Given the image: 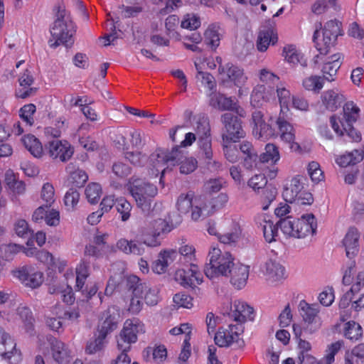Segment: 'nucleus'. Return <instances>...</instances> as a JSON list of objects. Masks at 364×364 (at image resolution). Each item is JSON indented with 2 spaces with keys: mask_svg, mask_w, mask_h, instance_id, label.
<instances>
[{
  "mask_svg": "<svg viewBox=\"0 0 364 364\" xmlns=\"http://www.w3.org/2000/svg\"><path fill=\"white\" fill-rule=\"evenodd\" d=\"M247 186L255 191H258L259 189L263 190L268 186L267 177L262 173L256 174L249 179Z\"/></svg>",
  "mask_w": 364,
  "mask_h": 364,
  "instance_id": "obj_50",
  "label": "nucleus"
},
{
  "mask_svg": "<svg viewBox=\"0 0 364 364\" xmlns=\"http://www.w3.org/2000/svg\"><path fill=\"white\" fill-rule=\"evenodd\" d=\"M16 235L21 237L33 235V230L29 228L28 223L23 219L18 220L14 224Z\"/></svg>",
  "mask_w": 364,
  "mask_h": 364,
  "instance_id": "obj_56",
  "label": "nucleus"
},
{
  "mask_svg": "<svg viewBox=\"0 0 364 364\" xmlns=\"http://www.w3.org/2000/svg\"><path fill=\"white\" fill-rule=\"evenodd\" d=\"M229 199L226 193H221L217 197L213 198L210 200L206 203L209 205V210H211V214L215 211L225 207Z\"/></svg>",
  "mask_w": 364,
  "mask_h": 364,
  "instance_id": "obj_49",
  "label": "nucleus"
},
{
  "mask_svg": "<svg viewBox=\"0 0 364 364\" xmlns=\"http://www.w3.org/2000/svg\"><path fill=\"white\" fill-rule=\"evenodd\" d=\"M359 237L360 234L357 228L350 227L343 240V244L346 248L348 257L352 258L358 253Z\"/></svg>",
  "mask_w": 364,
  "mask_h": 364,
  "instance_id": "obj_24",
  "label": "nucleus"
},
{
  "mask_svg": "<svg viewBox=\"0 0 364 364\" xmlns=\"http://www.w3.org/2000/svg\"><path fill=\"white\" fill-rule=\"evenodd\" d=\"M192 132L195 136H210V127L208 119L205 117H198Z\"/></svg>",
  "mask_w": 364,
  "mask_h": 364,
  "instance_id": "obj_40",
  "label": "nucleus"
},
{
  "mask_svg": "<svg viewBox=\"0 0 364 364\" xmlns=\"http://www.w3.org/2000/svg\"><path fill=\"white\" fill-rule=\"evenodd\" d=\"M235 309L228 313V316L240 323H244L247 318L253 320L254 309L250 306L242 301H235Z\"/></svg>",
  "mask_w": 364,
  "mask_h": 364,
  "instance_id": "obj_23",
  "label": "nucleus"
},
{
  "mask_svg": "<svg viewBox=\"0 0 364 364\" xmlns=\"http://www.w3.org/2000/svg\"><path fill=\"white\" fill-rule=\"evenodd\" d=\"M283 55L285 59L290 63L300 64L303 67L306 66V60L304 56L297 51L294 46H287L283 49Z\"/></svg>",
  "mask_w": 364,
  "mask_h": 364,
  "instance_id": "obj_34",
  "label": "nucleus"
},
{
  "mask_svg": "<svg viewBox=\"0 0 364 364\" xmlns=\"http://www.w3.org/2000/svg\"><path fill=\"white\" fill-rule=\"evenodd\" d=\"M223 146L227 160L231 163L237 161L239 159L237 141L233 140V138H223Z\"/></svg>",
  "mask_w": 364,
  "mask_h": 364,
  "instance_id": "obj_32",
  "label": "nucleus"
},
{
  "mask_svg": "<svg viewBox=\"0 0 364 364\" xmlns=\"http://www.w3.org/2000/svg\"><path fill=\"white\" fill-rule=\"evenodd\" d=\"M263 223L259 222V225L263 231L264 237L267 242H272L277 235L278 227L277 223L273 224L271 220H267L265 218L262 220Z\"/></svg>",
  "mask_w": 364,
  "mask_h": 364,
  "instance_id": "obj_41",
  "label": "nucleus"
},
{
  "mask_svg": "<svg viewBox=\"0 0 364 364\" xmlns=\"http://www.w3.org/2000/svg\"><path fill=\"white\" fill-rule=\"evenodd\" d=\"M325 80L333 82L334 78H330L326 75H311L303 80L302 85L306 90L318 94L324 87Z\"/></svg>",
  "mask_w": 364,
  "mask_h": 364,
  "instance_id": "obj_27",
  "label": "nucleus"
},
{
  "mask_svg": "<svg viewBox=\"0 0 364 364\" xmlns=\"http://www.w3.org/2000/svg\"><path fill=\"white\" fill-rule=\"evenodd\" d=\"M225 277H229L231 284L237 289H240L247 283L249 277V267L239 262H235Z\"/></svg>",
  "mask_w": 364,
  "mask_h": 364,
  "instance_id": "obj_17",
  "label": "nucleus"
},
{
  "mask_svg": "<svg viewBox=\"0 0 364 364\" xmlns=\"http://www.w3.org/2000/svg\"><path fill=\"white\" fill-rule=\"evenodd\" d=\"M18 81L20 85L23 87V88H21L18 92H16V96L17 97L25 99L36 92V88H27V87L31 86L33 82V77L28 70H26L24 73L19 77Z\"/></svg>",
  "mask_w": 364,
  "mask_h": 364,
  "instance_id": "obj_28",
  "label": "nucleus"
},
{
  "mask_svg": "<svg viewBox=\"0 0 364 364\" xmlns=\"http://www.w3.org/2000/svg\"><path fill=\"white\" fill-rule=\"evenodd\" d=\"M267 279L272 283L279 282L284 277V268L279 263L269 260L265 264Z\"/></svg>",
  "mask_w": 364,
  "mask_h": 364,
  "instance_id": "obj_30",
  "label": "nucleus"
},
{
  "mask_svg": "<svg viewBox=\"0 0 364 364\" xmlns=\"http://www.w3.org/2000/svg\"><path fill=\"white\" fill-rule=\"evenodd\" d=\"M173 302L178 307L191 309L193 307V298L183 292L176 294L173 298Z\"/></svg>",
  "mask_w": 364,
  "mask_h": 364,
  "instance_id": "obj_59",
  "label": "nucleus"
},
{
  "mask_svg": "<svg viewBox=\"0 0 364 364\" xmlns=\"http://www.w3.org/2000/svg\"><path fill=\"white\" fill-rule=\"evenodd\" d=\"M80 198V193L76 188L71 187L65 193L64 197L65 205L68 210H73L75 206L77 204Z\"/></svg>",
  "mask_w": 364,
  "mask_h": 364,
  "instance_id": "obj_52",
  "label": "nucleus"
},
{
  "mask_svg": "<svg viewBox=\"0 0 364 364\" xmlns=\"http://www.w3.org/2000/svg\"><path fill=\"white\" fill-rule=\"evenodd\" d=\"M144 332V324L138 321L127 319L119 336H117V348L123 351H129L131 345L137 341V334Z\"/></svg>",
  "mask_w": 364,
  "mask_h": 364,
  "instance_id": "obj_8",
  "label": "nucleus"
},
{
  "mask_svg": "<svg viewBox=\"0 0 364 364\" xmlns=\"http://www.w3.org/2000/svg\"><path fill=\"white\" fill-rule=\"evenodd\" d=\"M308 173L311 181L318 183L324 178L323 173L320 168V165L316 161H311L308 166Z\"/></svg>",
  "mask_w": 364,
  "mask_h": 364,
  "instance_id": "obj_54",
  "label": "nucleus"
},
{
  "mask_svg": "<svg viewBox=\"0 0 364 364\" xmlns=\"http://www.w3.org/2000/svg\"><path fill=\"white\" fill-rule=\"evenodd\" d=\"M341 347V343L340 341L332 343L328 348V354L321 360H320L317 364H331L334 361V356L338 353Z\"/></svg>",
  "mask_w": 364,
  "mask_h": 364,
  "instance_id": "obj_62",
  "label": "nucleus"
},
{
  "mask_svg": "<svg viewBox=\"0 0 364 364\" xmlns=\"http://www.w3.org/2000/svg\"><path fill=\"white\" fill-rule=\"evenodd\" d=\"M221 122L224 126L222 136H242L245 132L242 121L230 112H226L221 116Z\"/></svg>",
  "mask_w": 364,
  "mask_h": 364,
  "instance_id": "obj_15",
  "label": "nucleus"
},
{
  "mask_svg": "<svg viewBox=\"0 0 364 364\" xmlns=\"http://www.w3.org/2000/svg\"><path fill=\"white\" fill-rule=\"evenodd\" d=\"M254 127L252 134L259 136H272L274 135L271 127L263 120V114L260 111H255L252 115Z\"/></svg>",
  "mask_w": 364,
  "mask_h": 364,
  "instance_id": "obj_26",
  "label": "nucleus"
},
{
  "mask_svg": "<svg viewBox=\"0 0 364 364\" xmlns=\"http://www.w3.org/2000/svg\"><path fill=\"white\" fill-rule=\"evenodd\" d=\"M168 225L161 218H157L150 222L148 227L142 233V242L149 247H156L161 245L159 239L161 233L169 232Z\"/></svg>",
  "mask_w": 364,
  "mask_h": 364,
  "instance_id": "obj_11",
  "label": "nucleus"
},
{
  "mask_svg": "<svg viewBox=\"0 0 364 364\" xmlns=\"http://www.w3.org/2000/svg\"><path fill=\"white\" fill-rule=\"evenodd\" d=\"M0 359L11 364H18L21 360V350L16 348L14 339L0 327Z\"/></svg>",
  "mask_w": 364,
  "mask_h": 364,
  "instance_id": "obj_9",
  "label": "nucleus"
},
{
  "mask_svg": "<svg viewBox=\"0 0 364 364\" xmlns=\"http://www.w3.org/2000/svg\"><path fill=\"white\" fill-rule=\"evenodd\" d=\"M224 74H226L227 79L223 81H232L237 87L240 86L244 75L242 69L232 63H228L225 64Z\"/></svg>",
  "mask_w": 364,
  "mask_h": 364,
  "instance_id": "obj_33",
  "label": "nucleus"
},
{
  "mask_svg": "<svg viewBox=\"0 0 364 364\" xmlns=\"http://www.w3.org/2000/svg\"><path fill=\"white\" fill-rule=\"evenodd\" d=\"M277 196V188L272 184L267 186L262 191L260 196V203L262 210H267L270 204L276 199Z\"/></svg>",
  "mask_w": 364,
  "mask_h": 364,
  "instance_id": "obj_36",
  "label": "nucleus"
},
{
  "mask_svg": "<svg viewBox=\"0 0 364 364\" xmlns=\"http://www.w3.org/2000/svg\"><path fill=\"white\" fill-rule=\"evenodd\" d=\"M200 26V18L195 14H188L181 21V26L183 28L196 30Z\"/></svg>",
  "mask_w": 364,
  "mask_h": 364,
  "instance_id": "obj_58",
  "label": "nucleus"
},
{
  "mask_svg": "<svg viewBox=\"0 0 364 364\" xmlns=\"http://www.w3.org/2000/svg\"><path fill=\"white\" fill-rule=\"evenodd\" d=\"M192 193L181 194L177 200V208L181 214H186L192 208Z\"/></svg>",
  "mask_w": 364,
  "mask_h": 364,
  "instance_id": "obj_48",
  "label": "nucleus"
},
{
  "mask_svg": "<svg viewBox=\"0 0 364 364\" xmlns=\"http://www.w3.org/2000/svg\"><path fill=\"white\" fill-rule=\"evenodd\" d=\"M191 210V218L195 221H197L200 219H204L212 215V210H209V205L206 204V203L202 208L198 206H192Z\"/></svg>",
  "mask_w": 364,
  "mask_h": 364,
  "instance_id": "obj_60",
  "label": "nucleus"
},
{
  "mask_svg": "<svg viewBox=\"0 0 364 364\" xmlns=\"http://www.w3.org/2000/svg\"><path fill=\"white\" fill-rule=\"evenodd\" d=\"M346 364H364V343L354 347L350 353L347 352L345 356Z\"/></svg>",
  "mask_w": 364,
  "mask_h": 364,
  "instance_id": "obj_35",
  "label": "nucleus"
},
{
  "mask_svg": "<svg viewBox=\"0 0 364 364\" xmlns=\"http://www.w3.org/2000/svg\"><path fill=\"white\" fill-rule=\"evenodd\" d=\"M52 355L55 361L59 364H67L70 362L71 355L68 346L57 339L50 341Z\"/></svg>",
  "mask_w": 364,
  "mask_h": 364,
  "instance_id": "obj_22",
  "label": "nucleus"
},
{
  "mask_svg": "<svg viewBox=\"0 0 364 364\" xmlns=\"http://www.w3.org/2000/svg\"><path fill=\"white\" fill-rule=\"evenodd\" d=\"M317 223L316 218L313 214L304 215L299 219H295L292 227V233H289V236L304 238L306 236L316 232Z\"/></svg>",
  "mask_w": 364,
  "mask_h": 364,
  "instance_id": "obj_12",
  "label": "nucleus"
},
{
  "mask_svg": "<svg viewBox=\"0 0 364 364\" xmlns=\"http://www.w3.org/2000/svg\"><path fill=\"white\" fill-rule=\"evenodd\" d=\"M363 335V329L359 323L352 321L346 324L344 330V336L352 341H355L361 338Z\"/></svg>",
  "mask_w": 364,
  "mask_h": 364,
  "instance_id": "obj_39",
  "label": "nucleus"
},
{
  "mask_svg": "<svg viewBox=\"0 0 364 364\" xmlns=\"http://www.w3.org/2000/svg\"><path fill=\"white\" fill-rule=\"evenodd\" d=\"M279 159V153L277 147L272 144H267L265 146V152L259 156V161L266 163L271 161L275 164Z\"/></svg>",
  "mask_w": 364,
  "mask_h": 364,
  "instance_id": "obj_42",
  "label": "nucleus"
},
{
  "mask_svg": "<svg viewBox=\"0 0 364 364\" xmlns=\"http://www.w3.org/2000/svg\"><path fill=\"white\" fill-rule=\"evenodd\" d=\"M237 328V325L230 324L228 328L220 327L215 335V343L219 347H228L233 342L239 343V333L233 331V328Z\"/></svg>",
  "mask_w": 364,
  "mask_h": 364,
  "instance_id": "obj_19",
  "label": "nucleus"
},
{
  "mask_svg": "<svg viewBox=\"0 0 364 364\" xmlns=\"http://www.w3.org/2000/svg\"><path fill=\"white\" fill-rule=\"evenodd\" d=\"M46 150L48 151L49 155L54 158L65 162L69 160L73 154V150L70 145L65 140L62 141H52L49 142V146H46Z\"/></svg>",
  "mask_w": 364,
  "mask_h": 364,
  "instance_id": "obj_18",
  "label": "nucleus"
},
{
  "mask_svg": "<svg viewBox=\"0 0 364 364\" xmlns=\"http://www.w3.org/2000/svg\"><path fill=\"white\" fill-rule=\"evenodd\" d=\"M278 41V34L276 29L272 27H267L260 30L257 42V49L260 52H264L267 50L269 45H275Z\"/></svg>",
  "mask_w": 364,
  "mask_h": 364,
  "instance_id": "obj_20",
  "label": "nucleus"
},
{
  "mask_svg": "<svg viewBox=\"0 0 364 364\" xmlns=\"http://www.w3.org/2000/svg\"><path fill=\"white\" fill-rule=\"evenodd\" d=\"M113 173L119 178H125L131 173V168L123 162H116L112 166Z\"/></svg>",
  "mask_w": 364,
  "mask_h": 364,
  "instance_id": "obj_64",
  "label": "nucleus"
},
{
  "mask_svg": "<svg viewBox=\"0 0 364 364\" xmlns=\"http://www.w3.org/2000/svg\"><path fill=\"white\" fill-rule=\"evenodd\" d=\"M306 181V178L301 175H297L291 180L289 186L285 187L282 192L286 202L292 203L295 200V198L304 190Z\"/></svg>",
  "mask_w": 364,
  "mask_h": 364,
  "instance_id": "obj_21",
  "label": "nucleus"
},
{
  "mask_svg": "<svg viewBox=\"0 0 364 364\" xmlns=\"http://www.w3.org/2000/svg\"><path fill=\"white\" fill-rule=\"evenodd\" d=\"M196 78L200 80L202 85L205 86L209 90H215L216 87V80L214 76L206 72L198 70Z\"/></svg>",
  "mask_w": 364,
  "mask_h": 364,
  "instance_id": "obj_53",
  "label": "nucleus"
},
{
  "mask_svg": "<svg viewBox=\"0 0 364 364\" xmlns=\"http://www.w3.org/2000/svg\"><path fill=\"white\" fill-rule=\"evenodd\" d=\"M321 100L326 109L336 112L344 102L345 97L334 90H328L321 95Z\"/></svg>",
  "mask_w": 364,
  "mask_h": 364,
  "instance_id": "obj_25",
  "label": "nucleus"
},
{
  "mask_svg": "<svg viewBox=\"0 0 364 364\" xmlns=\"http://www.w3.org/2000/svg\"><path fill=\"white\" fill-rule=\"evenodd\" d=\"M106 336L97 332L94 336V339L87 342L85 352L88 354H94L100 351L105 346Z\"/></svg>",
  "mask_w": 364,
  "mask_h": 364,
  "instance_id": "obj_37",
  "label": "nucleus"
},
{
  "mask_svg": "<svg viewBox=\"0 0 364 364\" xmlns=\"http://www.w3.org/2000/svg\"><path fill=\"white\" fill-rule=\"evenodd\" d=\"M88 176L86 172L82 169H77L70 173L69 177V182L72 187L81 188L87 182Z\"/></svg>",
  "mask_w": 364,
  "mask_h": 364,
  "instance_id": "obj_47",
  "label": "nucleus"
},
{
  "mask_svg": "<svg viewBox=\"0 0 364 364\" xmlns=\"http://www.w3.org/2000/svg\"><path fill=\"white\" fill-rule=\"evenodd\" d=\"M341 65V61L339 58H336V55L331 57V60L326 63L322 68L323 75L330 78H333V76L336 75L338 70Z\"/></svg>",
  "mask_w": 364,
  "mask_h": 364,
  "instance_id": "obj_43",
  "label": "nucleus"
},
{
  "mask_svg": "<svg viewBox=\"0 0 364 364\" xmlns=\"http://www.w3.org/2000/svg\"><path fill=\"white\" fill-rule=\"evenodd\" d=\"M21 141L33 156L39 158L42 156L44 149L38 138H22Z\"/></svg>",
  "mask_w": 364,
  "mask_h": 364,
  "instance_id": "obj_38",
  "label": "nucleus"
},
{
  "mask_svg": "<svg viewBox=\"0 0 364 364\" xmlns=\"http://www.w3.org/2000/svg\"><path fill=\"white\" fill-rule=\"evenodd\" d=\"M14 277L18 278L25 286L36 289L43 282V274L35 272L31 267L24 266L12 271Z\"/></svg>",
  "mask_w": 364,
  "mask_h": 364,
  "instance_id": "obj_14",
  "label": "nucleus"
},
{
  "mask_svg": "<svg viewBox=\"0 0 364 364\" xmlns=\"http://www.w3.org/2000/svg\"><path fill=\"white\" fill-rule=\"evenodd\" d=\"M360 109L353 102H346L343 107V117L336 114L330 117L329 121L335 132L348 136H360L361 134L353 126L359 117Z\"/></svg>",
  "mask_w": 364,
  "mask_h": 364,
  "instance_id": "obj_3",
  "label": "nucleus"
},
{
  "mask_svg": "<svg viewBox=\"0 0 364 364\" xmlns=\"http://www.w3.org/2000/svg\"><path fill=\"white\" fill-rule=\"evenodd\" d=\"M339 32L338 24L334 21L326 23L323 29L322 38H319V31L318 30L315 31L313 41L321 55H326L329 52L330 48L334 46Z\"/></svg>",
  "mask_w": 364,
  "mask_h": 364,
  "instance_id": "obj_7",
  "label": "nucleus"
},
{
  "mask_svg": "<svg viewBox=\"0 0 364 364\" xmlns=\"http://www.w3.org/2000/svg\"><path fill=\"white\" fill-rule=\"evenodd\" d=\"M196 139V138H185L179 146L173 147L171 152L168 150L158 148L150 155V165L153 168L151 169V174L156 176L159 173L161 174L159 183L163 187L164 186L163 178L168 169V166L165 167V166L166 164L174 166L176 164L178 163L182 158V151L179 149L182 147L191 146Z\"/></svg>",
  "mask_w": 364,
  "mask_h": 364,
  "instance_id": "obj_1",
  "label": "nucleus"
},
{
  "mask_svg": "<svg viewBox=\"0 0 364 364\" xmlns=\"http://www.w3.org/2000/svg\"><path fill=\"white\" fill-rule=\"evenodd\" d=\"M316 305H309L304 300L300 301L299 309L304 322L305 334H313L321 327V320L318 316Z\"/></svg>",
  "mask_w": 364,
  "mask_h": 364,
  "instance_id": "obj_10",
  "label": "nucleus"
},
{
  "mask_svg": "<svg viewBox=\"0 0 364 364\" xmlns=\"http://www.w3.org/2000/svg\"><path fill=\"white\" fill-rule=\"evenodd\" d=\"M197 167L198 161L195 158H186L180 163V172L183 174H189L193 172Z\"/></svg>",
  "mask_w": 364,
  "mask_h": 364,
  "instance_id": "obj_63",
  "label": "nucleus"
},
{
  "mask_svg": "<svg viewBox=\"0 0 364 364\" xmlns=\"http://www.w3.org/2000/svg\"><path fill=\"white\" fill-rule=\"evenodd\" d=\"M53 11L55 18L50 31L55 41L50 46L53 48H56L60 44L67 46V43L73 35L72 30L69 28L73 26V21L70 15H67L65 6L63 4L55 5Z\"/></svg>",
  "mask_w": 364,
  "mask_h": 364,
  "instance_id": "obj_4",
  "label": "nucleus"
},
{
  "mask_svg": "<svg viewBox=\"0 0 364 364\" xmlns=\"http://www.w3.org/2000/svg\"><path fill=\"white\" fill-rule=\"evenodd\" d=\"M218 109L220 110L233 111L240 117L245 116V111L236 102H234L230 97H226L223 95L217 96Z\"/></svg>",
  "mask_w": 364,
  "mask_h": 364,
  "instance_id": "obj_31",
  "label": "nucleus"
},
{
  "mask_svg": "<svg viewBox=\"0 0 364 364\" xmlns=\"http://www.w3.org/2000/svg\"><path fill=\"white\" fill-rule=\"evenodd\" d=\"M241 235V229L237 224H234L230 232L220 234L218 235V240L224 244H231L236 242Z\"/></svg>",
  "mask_w": 364,
  "mask_h": 364,
  "instance_id": "obj_45",
  "label": "nucleus"
},
{
  "mask_svg": "<svg viewBox=\"0 0 364 364\" xmlns=\"http://www.w3.org/2000/svg\"><path fill=\"white\" fill-rule=\"evenodd\" d=\"M85 194L90 203H97L102 194L100 185L97 183H90L85 190Z\"/></svg>",
  "mask_w": 364,
  "mask_h": 364,
  "instance_id": "obj_46",
  "label": "nucleus"
},
{
  "mask_svg": "<svg viewBox=\"0 0 364 364\" xmlns=\"http://www.w3.org/2000/svg\"><path fill=\"white\" fill-rule=\"evenodd\" d=\"M119 320V309L114 306L109 307L101 316L97 332L107 336L108 334L117 328Z\"/></svg>",
  "mask_w": 364,
  "mask_h": 364,
  "instance_id": "obj_13",
  "label": "nucleus"
},
{
  "mask_svg": "<svg viewBox=\"0 0 364 364\" xmlns=\"http://www.w3.org/2000/svg\"><path fill=\"white\" fill-rule=\"evenodd\" d=\"M364 159V146L363 149H354L340 156L336 160V163L341 167H347L350 165H355Z\"/></svg>",
  "mask_w": 364,
  "mask_h": 364,
  "instance_id": "obj_29",
  "label": "nucleus"
},
{
  "mask_svg": "<svg viewBox=\"0 0 364 364\" xmlns=\"http://www.w3.org/2000/svg\"><path fill=\"white\" fill-rule=\"evenodd\" d=\"M116 209L121 215L122 221H127L131 216L132 206L124 198L116 199Z\"/></svg>",
  "mask_w": 364,
  "mask_h": 364,
  "instance_id": "obj_44",
  "label": "nucleus"
},
{
  "mask_svg": "<svg viewBox=\"0 0 364 364\" xmlns=\"http://www.w3.org/2000/svg\"><path fill=\"white\" fill-rule=\"evenodd\" d=\"M126 288L135 296H141L147 305H156L159 301L157 288H151L136 275H130L126 278Z\"/></svg>",
  "mask_w": 364,
  "mask_h": 364,
  "instance_id": "obj_6",
  "label": "nucleus"
},
{
  "mask_svg": "<svg viewBox=\"0 0 364 364\" xmlns=\"http://www.w3.org/2000/svg\"><path fill=\"white\" fill-rule=\"evenodd\" d=\"M175 279L184 287H190L193 288L195 287V281L197 284L202 282L200 273L198 270V267L194 264H191L187 269L177 270L175 273Z\"/></svg>",
  "mask_w": 364,
  "mask_h": 364,
  "instance_id": "obj_16",
  "label": "nucleus"
},
{
  "mask_svg": "<svg viewBox=\"0 0 364 364\" xmlns=\"http://www.w3.org/2000/svg\"><path fill=\"white\" fill-rule=\"evenodd\" d=\"M277 124L278 127L279 134L280 136H294L296 132L292 124H291L286 119L279 117L277 120Z\"/></svg>",
  "mask_w": 364,
  "mask_h": 364,
  "instance_id": "obj_51",
  "label": "nucleus"
},
{
  "mask_svg": "<svg viewBox=\"0 0 364 364\" xmlns=\"http://www.w3.org/2000/svg\"><path fill=\"white\" fill-rule=\"evenodd\" d=\"M36 112V106L33 104L24 105L20 109V117L29 125L33 123V115Z\"/></svg>",
  "mask_w": 364,
  "mask_h": 364,
  "instance_id": "obj_61",
  "label": "nucleus"
},
{
  "mask_svg": "<svg viewBox=\"0 0 364 364\" xmlns=\"http://www.w3.org/2000/svg\"><path fill=\"white\" fill-rule=\"evenodd\" d=\"M125 158L136 166H143L147 161L146 156L139 151H127L125 152Z\"/></svg>",
  "mask_w": 364,
  "mask_h": 364,
  "instance_id": "obj_55",
  "label": "nucleus"
},
{
  "mask_svg": "<svg viewBox=\"0 0 364 364\" xmlns=\"http://www.w3.org/2000/svg\"><path fill=\"white\" fill-rule=\"evenodd\" d=\"M128 190L134 198L136 206L145 215H149L153 212L154 198L158 194L156 186L143 179L132 178Z\"/></svg>",
  "mask_w": 364,
  "mask_h": 364,
  "instance_id": "obj_2",
  "label": "nucleus"
},
{
  "mask_svg": "<svg viewBox=\"0 0 364 364\" xmlns=\"http://www.w3.org/2000/svg\"><path fill=\"white\" fill-rule=\"evenodd\" d=\"M209 263L205 264L204 273L210 279L226 276L232 264L235 262V258L230 252H223L218 248H213L209 252Z\"/></svg>",
  "mask_w": 364,
  "mask_h": 364,
  "instance_id": "obj_5",
  "label": "nucleus"
},
{
  "mask_svg": "<svg viewBox=\"0 0 364 364\" xmlns=\"http://www.w3.org/2000/svg\"><path fill=\"white\" fill-rule=\"evenodd\" d=\"M205 42L213 49H215L220 44L219 33L214 28L209 27L204 33Z\"/></svg>",
  "mask_w": 364,
  "mask_h": 364,
  "instance_id": "obj_57",
  "label": "nucleus"
}]
</instances>
